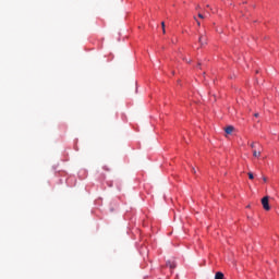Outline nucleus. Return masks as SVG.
Returning <instances> with one entry per match:
<instances>
[{
	"label": "nucleus",
	"instance_id": "nucleus-1",
	"mask_svg": "<svg viewBox=\"0 0 279 279\" xmlns=\"http://www.w3.org/2000/svg\"><path fill=\"white\" fill-rule=\"evenodd\" d=\"M262 206L264 210H271V206H269V196H264L262 198Z\"/></svg>",
	"mask_w": 279,
	"mask_h": 279
},
{
	"label": "nucleus",
	"instance_id": "nucleus-2",
	"mask_svg": "<svg viewBox=\"0 0 279 279\" xmlns=\"http://www.w3.org/2000/svg\"><path fill=\"white\" fill-rule=\"evenodd\" d=\"M198 43L202 46L206 45V43H207L206 36L201 35L199 38H198Z\"/></svg>",
	"mask_w": 279,
	"mask_h": 279
},
{
	"label": "nucleus",
	"instance_id": "nucleus-3",
	"mask_svg": "<svg viewBox=\"0 0 279 279\" xmlns=\"http://www.w3.org/2000/svg\"><path fill=\"white\" fill-rule=\"evenodd\" d=\"M225 132L226 134H230L231 132H234V126H227Z\"/></svg>",
	"mask_w": 279,
	"mask_h": 279
},
{
	"label": "nucleus",
	"instance_id": "nucleus-4",
	"mask_svg": "<svg viewBox=\"0 0 279 279\" xmlns=\"http://www.w3.org/2000/svg\"><path fill=\"white\" fill-rule=\"evenodd\" d=\"M254 158H260V150L253 149Z\"/></svg>",
	"mask_w": 279,
	"mask_h": 279
},
{
	"label": "nucleus",
	"instance_id": "nucleus-5",
	"mask_svg": "<svg viewBox=\"0 0 279 279\" xmlns=\"http://www.w3.org/2000/svg\"><path fill=\"white\" fill-rule=\"evenodd\" d=\"M167 267L170 269H175V263L174 262H167Z\"/></svg>",
	"mask_w": 279,
	"mask_h": 279
},
{
	"label": "nucleus",
	"instance_id": "nucleus-6",
	"mask_svg": "<svg viewBox=\"0 0 279 279\" xmlns=\"http://www.w3.org/2000/svg\"><path fill=\"white\" fill-rule=\"evenodd\" d=\"M215 279H223V272L221 271L216 272Z\"/></svg>",
	"mask_w": 279,
	"mask_h": 279
},
{
	"label": "nucleus",
	"instance_id": "nucleus-7",
	"mask_svg": "<svg viewBox=\"0 0 279 279\" xmlns=\"http://www.w3.org/2000/svg\"><path fill=\"white\" fill-rule=\"evenodd\" d=\"M248 179H250V180H254V173L248 172Z\"/></svg>",
	"mask_w": 279,
	"mask_h": 279
},
{
	"label": "nucleus",
	"instance_id": "nucleus-8",
	"mask_svg": "<svg viewBox=\"0 0 279 279\" xmlns=\"http://www.w3.org/2000/svg\"><path fill=\"white\" fill-rule=\"evenodd\" d=\"M194 21H196L198 27H199V25H202V23H199V21H197V17H194Z\"/></svg>",
	"mask_w": 279,
	"mask_h": 279
},
{
	"label": "nucleus",
	"instance_id": "nucleus-9",
	"mask_svg": "<svg viewBox=\"0 0 279 279\" xmlns=\"http://www.w3.org/2000/svg\"><path fill=\"white\" fill-rule=\"evenodd\" d=\"M198 19H204V15L202 13H198Z\"/></svg>",
	"mask_w": 279,
	"mask_h": 279
},
{
	"label": "nucleus",
	"instance_id": "nucleus-10",
	"mask_svg": "<svg viewBox=\"0 0 279 279\" xmlns=\"http://www.w3.org/2000/svg\"><path fill=\"white\" fill-rule=\"evenodd\" d=\"M192 172L197 173V170H195V168H192Z\"/></svg>",
	"mask_w": 279,
	"mask_h": 279
},
{
	"label": "nucleus",
	"instance_id": "nucleus-11",
	"mask_svg": "<svg viewBox=\"0 0 279 279\" xmlns=\"http://www.w3.org/2000/svg\"><path fill=\"white\" fill-rule=\"evenodd\" d=\"M263 182H267V177H263Z\"/></svg>",
	"mask_w": 279,
	"mask_h": 279
},
{
	"label": "nucleus",
	"instance_id": "nucleus-12",
	"mask_svg": "<svg viewBox=\"0 0 279 279\" xmlns=\"http://www.w3.org/2000/svg\"><path fill=\"white\" fill-rule=\"evenodd\" d=\"M161 27L162 29H165V22H161Z\"/></svg>",
	"mask_w": 279,
	"mask_h": 279
},
{
	"label": "nucleus",
	"instance_id": "nucleus-13",
	"mask_svg": "<svg viewBox=\"0 0 279 279\" xmlns=\"http://www.w3.org/2000/svg\"><path fill=\"white\" fill-rule=\"evenodd\" d=\"M251 147H252V149H254V147H255V144H254V143H252V144H251Z\"/></svg>",
	"mask_w": 279,
	"mask_h": 279
},
{
	"label": "nucleus",
	"instance_id": "nucleus-14",
	"mask_svg": "<svg viewBox=\"0 0 279 279\" xmlns=\"http://www.w3.org/2000/svg\"><path fill=\"white\" fill-rule=\"evenodd\" d=\"M162 32H163V34H166V33H167V31H166L165 28H162Z\"/></svg>",
	"mask_w": 279,
	"mask_h": 279
},
{
	"label": "nucleus",
	"instance_id": "nucleus-15",
	"mask_svg": "<svg viewBox=\"0 0 279 279\" xmlns=\"http://www.w3.org/2000/svg\"><path fill=\"white\" fill-rule=\"evenodd\" d=\"M254 117H258V113H255Z\"/></svg>",
	"mask_w": 279,
	"mask_h": 279
},
{
	"label": "nucleus",
	"instance_id": "nucleus-16",
	"mask_svg": "<svg viewBox=\"0 0 279 279\" xmlns=\"http://www.w3.org/2000/svg\"><path fill=\"white\" fill-rule=\"evenodd\" d=\"M185 62H191V60H185Z\"/></svg>",
	"mask_w": 279,
	"mask_h": 279
}]
</instances>
